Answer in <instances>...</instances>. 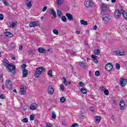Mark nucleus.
I'll return each instance as SVG.
<instances>
[{"mask_svg":"<svg viewBox=\"0 0 127 127\" xmlns=\"http://www.w3.org/2000/svg\"><path fill=\"white\" fill-rule=\"evenodd\" d=\"M48 75L50 76V77H52V76H53L52 75V70H50L48 71Z\"/></svg>","mask_w":127,"mask_h":127,"instance_id":"obj_42","label":"nucleus"},{"mask_svg":"<svg viewBox=\"0 0 127 127\" xmlns=\"http://www.w3.org/2000/svg\"><path fill=\"white\" fill-rule=\"evenodd\" d=\"M102 20H103L104 23H109L111 20V16L110 15H104L102 17Z\"/></svg>","mask_w":127,"mask_h":127,"instance_id":"obj_3","label":"nucleus"},{"mask_svg":"<svg viewBox=\"0 0 127 127\" xmlns=\"http://www.w3.org/2000/svg\"><path fill=\"white\" fill-rule=\"evenodd\" d=\"M7 69H8V72H12L13 71V74L15 73V65L14 64H11L8 65L7 66Z\"/></svg>","mask_w":127,"mask_h":127,"instance_id":"obj_2","label":"nucleus"},{"mask_svg":"<svg viewBox=\"0 0 127 127\" xmlns=\"http://www.w3.org/2000/svg\"><path fill=\"white\" fill-rule=\"evenodd\" d=\"M90 111L91 112H95V108L93 107L90 108Z\"/></svg>","mask_w":127,"mask_h":127,"instance_id":"obj_55","label":"nucleus"},{"mask_svg":"<svg viewBox=\"0 0 127 127\" xmlns=\"http://www.w3.org/2000/svg\"><path fill=\"white\" fill-rule=\"evenodd\" d=\"M2 80H3V78H2V75H1V74H0V83H1L2 82Z\"/></svg>","mask_w":127,"mask_h":127,"instance_id":"obj_54","label":"nucleus"},{"mask_svg":"<svg viewBox=\"0 0 127 127\" xmlns=\"http://www.w3.org/2000/svg\"><path fill=\"white\" fill-rule=\"evenodd\" d=\"M125 107H126V103L124 101H121L120 102V108L122 110H125Z\"/></svg>","mask_w":127,"mask_h":127,"instance_id":"obj_15","label":"nucleus"},{"mask_svg":"<svg viewBox=\"0 0 127 127\" xmlns=\"http://www.w3.org/2000/svg\"><path fill=\"white\" fill-rule=\"evenodd\" d=\"M95 75L96 77H99L100 76V71L99 70L95 71Z\"/></svg>","mask_w":127,"mask_h":127,"instance_id":"obj_43","label":"nucleus"},{"mask_svg":"<svg viewBox=\"0 0 127 127\" xmlns=\"http://www.w3.org/2000/svg\"><path fill=\"white\" fill-rule=\"evenodd\" d=\"M81 24H83V25H88V22L87 21H85L84 20H80Z\"/></svg>","mask_w":127,"mask_h":127,"instance_id":"obj_28","label":"nucleus"},{"mask_svg":"<svg viewBox=\"0 0 127 127\" xmlns=\"http://www.w3.org/2000/svg\"><path fill=\"white\" fill-rule=\"evenodd\" d=\"M120 82L121 87H125L126 85H127V80L126 78H121L120 79Z\"/></svg>","mask_w":127,"mask_h":127,"instance_id":"obj_9","label":"nucleus"},{"mask_svg":"<svg viewBox=\"0 0 127 127\" xmlns=\"http://www.w3.org/2000/svg\"><path fill=\"white\" fill-rule=\"evenodd\" d=\"M116 68L117 70H120L121 69V65L119 64H116Z\"/></svg>","mask_w":127,"mask_h":127,"instance_id":"obj_37","label":"nucleus"},{"mask_svg":"<svg viewBox=\"0 0 127 127\" xmlns=\"http://www.w3.org/2000/svg\"><path fill=\"white\" fill-rule=\"evenodd\" d=\"M32 0H26V4L27 5V8H31L32 6V3H31Z\"/></svg>","mask_w":127,"mask_h":127,"instance_id":"obj_11","label":"nucleus"},{"mask_svg":"<svg viewBox=\"0 0 127 127\" xmlns=\"http://www.w3.org/2000/svg\"><path fill=\"white\" fill-rule=\"evenodd\" d=\"M94 52L96 55H99L100 54V51L99 50V49L95 50L94 51Z\"/></svg>","mask_w":127,"mask_h":127,"instance_id":"obj_36","label":"nucleus"},{"mask_svg":"<svg viewBox=\"0 0 127 127\" xmlns=\"http://www.w3.org/2000/svg\"><path fill=\"white\" fill-rule=\"evenodd\" d=\"M38 52L39 53L44 54L46 52V50L41 47L38 48Z\"/></svg>","mask_w":127,"mask_h":127,"instance_id":"obj_21","label":"nucleus"},{"mask_svg":"<svg viewBox=\"0 0 127 127\" xmlns=\"http://www.w3.org/2000/svg\"><path fill=\"white\" fill-rule=\"evenodd\" d=\"M30 27H35L39 26V22L38 21H33L29 24Z\"/></svg>","mask_w":127,"mask_h":127,"instance_id":"obj_10","label":"nucleus"},{"mask_svg":"<svg viewBox=\"0 0 127 127\" xmlns=\"http://www.w3.org/2000/svg\"><path fill=\"white\" fill-rule=\"evenodd\" d=\"M4 4H5V5H6V6H10V4H9V3L8 2H7L6 1L4 2Z\"/></svg>","mask_w":127,"mask_h":127,"instance_id":"obj_49","label":"nucleus"},{"mask_svg":"<svg viewBox=\"0 0 127 127\" xmlns=\"http://www.w3.org/2000/svg\"><path fill=\"white\" fill-rule=\"evenodd\" d=\"M60 101L62 103H65L66 102V98L64 97H62L60 98Z\"/></svg>","mask_w":127,"mask_h":127,"instance_id":"obj_34","label":"nucleus"},{"mask_svg":"<svg viewBox=\"0 0 127 127\" xmlns=\"http://www.w3.org/2000/svg\"><path fill=\"white\" fill-rule=\"evenodd\" d=\"M78 124L75 123V124H73L72 125V126H71V127H78Z\"/></svg>","mask_w":127,"mask_h":127,"instance_id":"obj_53","label":"nucleus"},{"mask_svg":"<svg viewBox=\"0 0 127 127\" xmlns=\"http://www.w3.org/2000/svg\"><path fill=\"white\" fill-rule=\"evenodd\" d=\"M48 92L50 95H53L54 93V88L51 86H49L48 88Z\"/></svg>","mask_w":127,"mask_h":127,"instance_id":"obj_12","label":"nucleus"},{"mask_svg":"<svg viewBox=\"0 0 127 127\" xmlns=\"http://www.w3.org/2000/svg\"><path fill=\"white\" fill-rule=\"evenodd\" d=\"M12 60H15V59H16V58H15V57H13L12 58Z\"/></svg>","mask_w":127,"mask_h":127,"instance_id":"obj_63","label":"nucleus"},{"mask_svg":"<svg viewBox=\"0 0 127 127\" xmlns=\"http://www.w3.org/2000/svg\"><path fill=\"white\" fill-rule=\"evenodd\" d=\"M9 24H10V27L13 28V27H14V26H15V23H14V22L13 21L10 22Z\"/></svg>","mask_w":127,"mask_h":127,"instance_id":"obj_31","label":"nucleus"},{"mask_svg":"<svg viewBox=\"0 0 127 127\" xmlns=\"http://www.w3.org/2000/svg\"><path fill=\"white\" fill-rule=\"evenodd\" d=\"M79 66H81V67H82L83 68H85L86 67V64L83 62H80L79 63Z\"/></svg>","mask_w":127,"mask_h":127,"instance_id":"obj_26","label":"nucleus"},{"mask_svg":"<svg viewBox=\"0 0 127 127\" xmlns=\"http://www.w3.org/2000/svg\"><path fill=\"white\" fill-rule=\"evenodd\" d=\"M79 117H80V119H81V120H84V119H85V116L84 115H82L81 114L78 115Z\"/></svg>","mask_w":127,"mask_h":127,"instance_id":"obj_48","label":"nucleus"},{"mask_svg":"<svg viewBox=\"0 0 127 127\" xmlns=\"http://www.w3.org/2000/svg\"><path fill=\"white\" fill-rule=\"evenodd\" d=\"M0 99L3 100V99H5V96L3 94H1L0 95Z\"/></svg>","mask_w":127,"mask_h":127,"instance_id":"obj_50","label":"nucleus"},{"mask_svg":"<svg viewBox=\"0 0 127 127\" xmlns=\"http://www.w3.org/2000/svg\"><path fill=\"white\" fill-rule=\"evenodd\" d=\"M50 13L53 15L54 17H57V16H56V12L54 11V9H51Z\"/></svg>","mask_w":127,"mask_h":127,"instance_id":"obj_24","label":"nucleus"},{"mask_svg":"<svg viewBox=\"0 0 127 127\" xmlns=\"http://www.w3.org/2000/svg\"><path fill=\"white\" fill-rule=\"evenodd\" d=\"M20 50H22V46H19Z\"/></svg>","mask_w":127,"mask_h":127,"instance_id":"obj_64","label":"nucleus"},{"mask_svg":"<svg viewBox=\"0 0 127 127\" xmlns=\"http://www.w3.org/2000/svg\"><path fill=\"white\" fill-rule=\"evenodd\" d=\"M63 79L64 80V85H65V86H69L71 84V82L70 81H67V79H66V78L65 77H63Z\"/></svg>","mask_w":127,"mask_h":127,"instance_id":"obj_17","label":"nucleus"},{"mask_svg":"<svg viewBox=\"0 0 127 127\" xmlns=\"http://www.w3.org/2000/svg\"><path fill=\"white\" fill-rule=\"evenodd\" d=\"M57 14L59 17H61V16L63 15V13H62V12H61L60 10L57 9Z\"/></svg>","mask_w":127,"mask_h":127,"instance_id":"obj_27","label":"nucleus"},{"mask_svg":"<svg viewBox=\"0 0 127 127\" xmlns=\"http://www.w3.org/2000/svg\"><path fill=\"white\" fill-rule=\"evenodd\" d=\"M91 57H92V58H93V62H94V63H96V64H98V63H99V61L97 59L98 58L97 56H96L94 55H92Z\"/></svg>","mask_w":127,"mask_h":127,"instance_id":"obj_19","label":"nucleus"},{"mask_svg":"<svg viewBox=\"0 0 127 127\" xmlns=\"http://www.w3.org/2000/svg\"><path fill=\"white\" fill-rule=\"evenodd\" d=\"M65 16H66L68 20H73L74 19L73 15L69 13H66L65 14Z\"/></svg>","mask_w":127,"mask_h":127,"instance_id":"obj_14","label":"nucleus"},{"mask_svg":"<svg viewBox=\"0 0 127 127\" xmlns=\"http://www.w3.org/2000/svg\"><path fill=\"white\" fill-rule=\"evenodd\" d=\"M60 88L62 91H64V90H65V87L64 86V84H61L60 86Z\"/></svg>","mask_w":127,"mask_h":127,"instance_id":"obj_46","label":"nucleus"},{"mask_svg":"<svg viewBox=\"0 0 127 127\" xmlns=\"http://www.w3.org/2000/svg\"><path fill=\"white\" fill-rule=\"evenodd\" d=\"M52 119H56V114H55V113H54V112L52 113Z\"/></svg>","mask_w":127,"mask_h":127,"instance_id":"obj_45","label":"nucleus"},{"mask_svg":"<svg viewBox=\"0 0 127 127\" xmlns=\"http://www.w3.org/2000/svg\"><path fill=\"white\" fill-rule=\"evenodd\" d=\"M105 69L107 72H111V70L113 69V64L112 63H108L105 66Z\"/></svg>","mask_w":127,"mask_h":127,"instance_id":"obj_6","label":"nucleus"},{"mask_svg":"<svg viewBox=\"0 0 127 127\" xmlns=\"http://www.w3.org/2000/svg\"><path fill=\"white\" fill-rule=\"evenodd\" d=\"M35 50L33 49V50H29L28 51V53L29 55H33L34 54H35Z\"/></svg>","mask_w":127,"mask_h":127,"instance_id":"obj_22","label":"nucleus"},{"mask_svg":"<svg viewBox=\"0 0 127 127\" xmlns=\"http://www.w3.org/2000/svg\"><path fill=\"white\" fill-rule=\"evenodd\" d=\"M6 86L8 89H12V83L11 82V80L9 79H7V80H6Z\"/></svg>","mask_w":127,"mask_h":127,"instance_id":"obj_8","label":"nucleus"},{"mask_svg":"<svg viewBox=\"0 0 127 127\" xmlns=\"http://www.w3.org/2000/svg\"><path fill=\"white\" fill-rule=\"evenodd\" d=\"M21 121L23 123H28V119H27V118H24V119L21 120Z\"/></svg>","mask_w":127,"mask_h":127,"instance_id":"obj_38","label":"nucleus"},{"mask_svg":"<svg viewBox=\"0 0 127 127\" xmlns=\"http://www.w3.org/2000/svg\"><path fill=\"white\" fill-rule=\"evenodd\" d=\"M53 33L54 34H56V35H58V34H59V32H58V30H55V29L53 30Z\"/></svg>","mask_w":127,"mask_h":127,"instance_id":"obj_44","label":"nucleus"},{"mask_svg":"<svg viewBox=\"0 0 127 127\" xmlns=\"http://www.w3.org/2000/svg\"><path fill=\"white\" fill-rule=\"evenodd\" d=\"M63 1V0H57V4H58V5H61Z\"/></svg>","mask_w":127,"mask_h":127,"instance_id":"obj_32","label":"nucleus"},{"mask_svg":"<svg viewBox=\"0 0 127 127\" xmlns=\"http://www.w3.org/2000/svg\"><path fill=\"white\" fill-rule=\"evenodd\" d=\"M4 35H5V36H6L7 37H12L13 35H12L11 32H6L4 33Z\"/></svg>","mask_w":127,"mask_h":127,"instance_id":"obj_20","label":"nucleus"},{"mask_svg":"<svg viewBox=\"0 0 127 127\" xmlns=\"http://www.w3.org/2000/svg\"><path fill=\"white\" fill-rule=\"evenodd\" d=\"M13 92H14V93H15L16 94H17V91H16V89H14L13 90Z\"/></svg>","mask_w":127,"mask_h":127,"instance_id":"obj_61","label":"nucleus"},{"mask_svg":"<svg viewBox=\"0 0 127 127\" xmlns=\"http://www.w3.org/2000/svg\"><path fill=\"white\" fill-rule=\"evenodd\" d=\"M125 55V53L124 52L120 51L119 56H124Z\"/></svg>","mask_w":127,"mask_h":127,"instance_id":"obj_51","label":"nucleus"},{"mask_svg":"<svg viewBox=\"0 0 127 127\" xmlns=\"http://www.w3.org/2000/svg\"><path fill=\"white\" fill-rule=\"evenodd\" d=\"M0 20H3V15L0 14Z\"/></svg>","mask_w":127,"mask_h":127,"instance_id":"obj_52","label":"nucleus"},{"mask_svg":"<svg viewBox=\"0 0 127 127\" xmlns=\"http://www.w3.org/2000/svg\"><path fill=\"white\" fill-rule=\"evenodd\" d=\"M30 110H32V111H34V110H36V109H37V104H32L30 107Z\"/></svg>","mask_w":127,"mask_h":127,"instance_id":"obj_16","label":"nucleus"},{"mask_svg":"<svg viewBox=\"0 0 127 127\" xmlns=\"http://www.w3.org/2000/svg\"><path fill=\"white\" fill-rule=\"evenodd\" d=\"M76 33H77V34H80V31H76Z\"/></svg>","mask_w":127,"mask_h":127,"instance_id":"obj_62","label":"nucleus"},{"mask_svg":"<svg viewBox=\"0 0 127 127\" xmlns=\"http://www.w3.org/2000/svg\"><path fill=\"white\" fill-rule=\"evenodd\" d=\"M93 30H97V25H95V26L93 27Z\"/></svg>","mask_w":127,"mask_h":127,"instance_id":"obj_59","label":"nucleus"},{"mask_svg":"<svg viewBox=\"0 0 127 127\" xmlns=\"http://www.w3.org/2000/svg\"><path fill=\"white\" fill-rule=\"evenodd\" d=\"M116 1H117V0H111V2H112V3H115Z\"/></svg>","mask_w":127,"mask_h":127,"instance_id":"obj_60","label":"nucleus"},{"mask_svg":"<svg viewBox=\"0 0 127 127\" xmlns=\"http://www.w3.org/2000/svg\"><path fill=\"white\" fill-rule=\"evenodd\" d=\"M62 20L63 22H66L67 21V18L65 16H63L62 17Z\"/></svg>","mask_w":127,"mask_h":127,"instance_id":"obj_35","label":"nucleus"},{"mask_svg":"<svg viewBox=\"0 0 127 127\" xmlns=\"http://www.w3.org/2000/svg\"><path fill=\"white\" fill-rule=\"evenodd\" d=\"M3 65L4 66H5V67H7V66H8V65H9V64H8V61L5 60L3 61Z\"/></svg>","mask_w":127,"mask_h":127,"instance_id":"obj_30","label":"nucleus"},{"mask_svg":"<svg viewBox=\"0 0 127 127\" xmlns=\"http://www.w3.org/2000/svg\"><path fill=\"white\" fill-rule=\"evenodd\" d=\"M101 121V117H99V116H97L96 117V120H95V122L96 123H98L99 124V123H100Z\"/></svg>","mask_w":127,"mask_h":127,"instance_id":"obj_33","label":"nucleus"},{"mask_svg":"<svg viewBox=\"0 0 127 127\" xmlns=\"http://www.w3.org/2000/svg\"><path fill=\"white\" fill-rule=\"evenodd\" d=\"M78 85L79 87H84L85 86V84L81 81L79 82V83H78Z\"/></svg>","mask_w":127,"mask_h":127,"instance_id":"obj_40","label":"nucleus"},{"mask_svg":"<svg viewBox=\"0 0 127 127\" xmlns=\"http://www.w3.org/2000/svg\"><path fill=\"white\" fill-rule=\"evenodd\" d=\"M9 47L11 49H14V48H15V44H14V43H11Z\"/></svg>","mask_w":127,"mask_h":127,"instance_id":"obj_29","label":"nucleus"},{"mask_svg":"<svg viewBox=\"0 0 127 127\" xmlns=\"http://www.w3.org/2000/svg\"><path fill=\"white\" fill-rule=\"evenodd\" d=\"M100 8L101 9V11L103 12H106L107 10H109V8H108V5L106 4H102Z\"/></svg>","mask_w":127,"mask_h":127,"instance_id":"obj_7","label":"nucleus"},{"mask_svg":"<svg viewBox=\"0 0 127 127\" xmlns=\"http://www.w3.org/2000/svg\"><path fill=\"white\" fill-rule=\"evenodd\" d=\"M45 71V68L43 67H38L36 68L35 72V76L36 78L39 77L40 74H42Z\"/></svg>","mask_w":127,"mask_h":127,"instance_id":"obj_1","label":"nucleus"},{"mask_svg":"<svg viewBox=\"0 0 127 127\" xmlns=\"http://www.w3.org/2000/svg\"><path fill=\"white\" fill-rule=\"evenodd\" d=\"M114 14L116 18H119V17H121L122 13H121V11H120V10H117L115 11Z\"/></svg>","mask_w":127,"mask_h":127,"instance_id":"obj_13","label":"nucleus"},{"mask_svg":"<svg viewBox=\"0 0 127 127\" xmlns=\"http://www.w3.org/2000/svg\"><path fill=\"white\" fill-rule=\"evenodd\" d=\"M80 91H81L82 94H83L84 95L87 94V90L84 88H83V87L81 88L80 89Z\"/></svg>","mask_w":127,"mask_h":127,"instance_id":"obj_25","label":"nucleus"},{"mask_svg":"<svg viewBox=\"0 0 127 127\" xmlns=\"http://www.w3.org/2000/svg\"><path fill=\"white\" fill-rule=\"evenodd\" d=\"M26 93V86L25 85H22L20 88V94L21 95H25Z\"/></svg>","mask_w":127,"mask_h":127,"instance_id":"obj_4","label":"nucleus"},{"mask_svg":"<svg viewBox=\"0 0 127 127\" xmlns=\"http://www.w3.org/2000/svg\"><path fill=\"white\" fill-rule=\"evenodd\" d=\"M115 55H117V56H120V51H115L114 52Z\"/></svg>","mask_w":127,"mask_h":127,"instance_id":"obj_39","label":"nucleus"},{"mask_svg":"<svg viewBox=\"0 0 127 127\" xmlns=\"http://www.w3.org/2000/svg\"><path fill=\"white\" fill-rule=\"evenodd\" d=\"M30 121H34V115H32L30 116Z\"/></svg>","mask_w":127,"mask_h":127,"instance_id":"obj_47","label":"nucleus"},{"mask_svg":"<svg viewBox=\"0 0 127 127\" xmlns=\"http://www.w3.org/2000/svg\"><path fill=\"white\" fill-rule=\"evenodd\" d=\"M104 93L106 96H109V90L108 89H105L104 91Z\"/></svg>","mask_w":127,"mask_h":127,"instance_id":"obj_41","label":"nucleus"},{"mask_svg":"<svg viewBox=\"0 0 127 127\" xmlns=\"http://www.w3.org/2000/svg\"><path fill=\"white\" fill-rule=\"evenodd\" d=\"M21 67L23 68V69H25V68H26V64H22Z\"/></svg>","mask_w":127,"mask_h":127,"instance_id":"obj_56","label":"nucleus"},{"mask_svg":"<svg viewBox=\"0 0 127 127\" xmlns=\"http://www.w3.org/2000/svg\"><path fill=\"white\" fill-rule=\"evenodd\" d=\"M100 91H104V86H102L101 87H100Z\"/></svg>","mask_w":127,"mask_h":127,"instance_id":"obj_58","label":"nucleus"},{"mask_svg":"<svg viewBox=\"0 0 127 127\" xmlns=\"http://www.w3.org/2000/svg\"><path fill=\"white\" fill-rule=\"evenodd\" d=\"M28 74V70L26 69H24L22 71L23 77L25 78L27 77V74Z\"/></svg>","mask_w":127,"mask_h":127,"instance_id":"obj_18","label":"nucleus"},{"mask_svg":"<svg viewBox=\"0 0 127 127\" xmlns=\"http://www.w3.org/2000/svg\"><path fill=\"white\" fill-rule=\"evenodd\" d=\"M47 9V6H45L43 8L42 11H45Z\"/></svg>","mask_w":127,"mask_h":127,"instance_id":"obj_57","label":"nucleus"},{"mask_svg":"<svg viewBox=\"0 0 127 127\" xmlns=\"http://www.w3.org/2000/svg\"><path fill=\"white\" fill-rule=\"evenodd\" d=\"M84 4L86 7H90V6H93L94 5V3L90 0H85Z\"/></svg>","mask_w":127,"mask_h":127,"instance_id":"obj_5","label":"nucleus"},{"mask_svg":"<svg viewBox=\"0 0 127 127\" xmlns=\"http://www.w3.org/2000/svg\"><path fill=\"white\" fill-rule=\"evenodd\" d=\"M121 12L125 19H127V13L124 10H121Z\"/></svg>","mask_w":127,"mask_h":127,"instance_id":"obj_23","label":"nucleus"}]
</instances>
